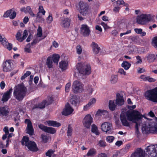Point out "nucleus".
Wrapping results in <instances>:
<instances>
[{"label":"nucleus","instance_id":"nucleus-1","mask_svg":"<svg viewBox=\"0 0 157 157\" xmlns=\"http://www.w3.org/2000/svg\"><path fill=\"white\" fill-rule=\"evenodd\" d=\"M142 115L138 111L134 110L132 111H128L126 114L121 113L120 119L122 125L125 126L129 127L130 124L128 121L127 119L133 123H136L142 118Z\"/></svg>","mask_w":157,"mask_h":157},{"label":"nucleus","instance_id":"nucleus-2","mask_svg":"<svg viewBox=\"0 0 157 157\" xmlns=\"http://www.w3.org/2000/svg\"><path fill=\"white\" fill-rule=\"evenodd\" d=\"M27 88L24 85L19 84L16 86L13 92L14 97L19 101H22L25 97Z\"/></svg>","mask_w":157,"mask_h":157},{"label":"nucleus","instance_id":"nucleus-3","mask_svg":"<svg viewBox=\"0 0 157 157\" xmlns=\"http://www.w3.org/2000/svg\"><path fill=\"white\" fill-rule=\"evenodd\" d=\"M144 96L147 100L154 103H157V87L146 91Z\"/></svg>","mask_w":157,"mask_h":157},{"label":"nucleus","instance_id":"nucleus-4","mask_svg":"<svg viewBox=\"0 0 157 157\" xmlns=\"http://www.w3.org/2000/svg\"><path fill=\"white\" fill-rule=\"evenodd\" d=\"M77 69L79 73L83 75H89L91 73V67L89 64H82L78 63Z\"/></svg>","mask_w":157,"mask_h":157},{"label":"nucleus","instance_id":"nucleus-5","mask_svg":"<svg viewBox=\"0 0 157 157\" xmlns=\"http://www.w3.org/2000/svg\"><path fill=\"white\" fill-rule=\"evenodd\" d=\"M143 133L157 134V123H155L153 126L149 124L148 126H144L142 128Z\"/></svg>","mask_w":157,"mask_h":157},{"label":"nucleus","instance_id":"nucleus-6","mask_svg":"<svg viewBox=\"0 0 157 157\" xmlns=\"http://www.w3.org/2000/svg\"><path fill=\"white\" fill-rule=\"evenodd\" d=\"M151 19V16L149 14H142L137 17L136 22L139 24L144 25L150 21Z\"/></svg>","mask_w":157,"mask_h":157},{"label":"nucleus","instance_id":"nucleus-7","mask_svg":"<svg viewBox=\"0 0 157 157\" xmlns=\"http://www.w3.org/2000/svg\"><path fill=\"white\" fill-rule=\"evenodd\" d=\"M83 85L80 82L77 80L74 81L72 86L73 92L75 94L81 92L83 90Z\"/></svg>","mask_w":157,"mask_h":157},{"label":"nucleus","instance_id":"nucleus-8","mask_svg":"<svg viewBox=\"0 0 157 157\" xmlns=\"http://www.w3.org/2000/svg\"><path fill=\"white\" fill-rule=\"evenodd\" d=\"M78 6L80 12L81 14L84 15L88 13L89 6L86 3L80 1L78 3Z\"/></svg>","mask_w":157,"mask_h":157},{"label":"nucleus","instance_id":"nucleus-9","mask_svg":"<svg viewBox=\"0 0 157 157\" xmlns=\"http://www.w3.org/2000/svg\"><path fill=\"white\" fill-rule=\"evenodd\" d=\"M145 150L150 157H157V145L156 147L154 145L148 146Z\"/></svg>","mask_w":157,"mask_h":157},{"label":"nucleus","instance_id":"nucleus-10","mask_svg":"<svg viewBox=\"0 0 157 157\" xmlns=\"http://www.w3.org/2000/svg\"><path fill=\"white\" fill-rule=\"evenodd\" d=\"M24 123L27 124L25 130L26 133L30 136L33 135L34 134V129L31 121L29 119H26L25 120Z\"/></svg>","mask_w":157,"mask_h":157},{"label":"nucleus","instance_id":"nucleus-11","mask_svg":"<svg viewBox=\"0 0 157 157\" xmlns=\"http://www.w3.org/2000/svg\"><path fill=\"white\" fill-rule=\"evenodd\" d=\"M112 124L108 122H105L102 123L101 126V128L102 131L105 132L106 134H111L112 131L111 129Z\"/></svg>","mask_w":157,"mask_h":157},{"label":"nucleus","instance_id":"nucleus-12","mask_svg":"<svg viewBox=\"0 0 157 157\" xmlns=\"http://www.w3.org/2000/svg\"><path fill=\"white\" fill-rule=\"evenodd\" d=\"M80 33L84 37L89 36L90 33V27L86 24H82L80 28Z\"/></svg>","mask_w":157,"mask_h":157},{"label":"nucleus","instance_id":"nucleus-13","mask_svg":"<svg viewBox=\"0 0 157 157\" xmlns=\"http://www.w3.org/2000/svg\"><path fill=\"white\" fill-rule=\"evenodd\" d=\"M11 64L13 65L11 60L7 59L4 61L2 64L3 71L6 72L11 71L12 70Z\"/></svg>","mask_w":157,"mask_h":157},{"label":"nucleus","instance_id":"nucleus-14","mask_svg":"<svg viewBox=\"0 0 157 157\" xmlns=\"http://www.w3.org/2000/svg\"><path fill=\"white\" fill-rule=\"evenodd\" d=\"M93 122V118L90 114L86 115L82 121L83 125L87 128H90Z\"/></svg>","mask_w":157,"mask_h":157},{"label":"nucleus","instance_id":"nucleus-15","mask_svg":"<svg viewBox=\"0 0 157 157\" xmlns=\"http://www.w3.org/2000/svg\"><path fill=\"white\" fill-rule=\"evenodd\" d=\"M39 128L42 131L45 132L53 134L56 133V129L52 127H48L42 124H40L38 125Z\"/></svg>","mask_w":157,"mask_h":157},{"label":"nucleus","instance_id":"nucleus-16","mask_svg":"<svg viewBox=\"0 0 157 157\" xmlns=\"http://www.w3.org/2000/svg\"><path fill=\"white\" fill-rule=\"evenodd\" d=\"M26 146L29 151L32 152H35L39 150L37 144L34 141H29L27 145H26Z\"/></svg>","mask_w":157,"mask_h":157},{"label":"nucleus","instance_id":"nucleus-17","mask_svg":"<svg viewBox=\"0 0 157 157\" xmlns=\"http://www.w3.org/2000/svg\"><path fill=\"white\" fill-rule=\"evenodd\" d=\"M74 111V109L71 107L70 104L67 103L66 105L65 108L62 112L63 115L67 116L71 114Z\"/></svg>","mask_w":157,"mask_h":157},{"label":"nucleus","instance_id":"nucleus-18","mask_svg":"<svg viewBox=\"0 0 157 157\" xmlns=\"http://www.w3.org/2000/svg\"><path fill=\"white\" fill-rule=\"evenodd\" d=\"M12 91L13 89L11 88L5 92L2 96V101L3 102L7 101L10 98Z\"/></svg>","mask_w":157,"mask_h":157},{"label":"nucleus","instance_id":"nucleus-19","mask_svg":"<svg viewBox=\"0 0 157 157\" xmlns=\"http://www.w3.org/2000/svg\"><path fill=\"white\" fill-rule=\"evenodd\" d=\"M70 19L67 18H64L62 19L60 25L63 27L68 28L70 25Z\"/></svg>","mask_w":157,"mask_h":157},{"label":"nucleus","instance_id":"nucleus-20","mask_svg":"<svg viewBox=\"0 0 157 157\" xmlns=\"http://www.w3.org/2000/svg\"><path fill=\"white\" fill-rule=\"evenodd\" d=\"M90 46L92 48L94 53L95 54H98L100 50V48L98 45L95 42H92Z\"/></svg>","mask_w":157,"mask_h":157},{"label":"nucleus","instance_id":"nucleus-21","mask_svg":"<svg viewBox=\"0 0 157 157\" xmlns=\"http://www.w3.org/2000/svg\"><path fill=\"white\" fill-rule=\"evenodd\" d=\"M124 101L123 96H121L119 93L117 94L116 104L119 105H121L124 104Z\"/></svg>","mask_w":157,"mask_h":157},{"label":"nucleus","instance_id":"nucleus-22","mask_svg":"<svg viewBox=\"0 0 157 157\" xmlns=\"http://www.w3.org/2000/svg\"><path fill=\"white\" fill-rule=\"evenodd\" d=\"M68 65V63L67 61L62 60L59 63V67L62 71H63L67 69Z\"/></svg>","mask_w":157,"mask_h":157},{"label":"nucleus","instance_id":"nucleus-23","mask_svg":"<svg viewBox=\"0 0 157 157\" xmlns=\"http://www.w3.org/2000/svg\"><path fill=\"white\" fill-rule=\"evenodd\" d=\"M9 111L7 107L3 106L0 108V114L3 116H7L8 115Z\"/></svg>","mask_w":157,"mask_h":157},{"label":"nucleus","instance_id":"nucleus-24","mask_svg":"<svg viewBox=\"0 0 157 157\" xmlns=\"http://www.w3.org/2000/svg\"><path fill=\"white\" fill-rule=\"evenodd\" d=\"M48 125L49 126H53L54 127H59L61 125L60 123L54 121L49 120L47 121Z\"/></svg>","mask_w":157,"mask_h":157},{"label":"nucleus","instance_id":"nucleus-25","mask_svg":"<svg viewBox=\"0 0 157 157\" xmlns=\"http://www.w3.org/2000/svg\"><path fill=\"white\" fill-rule=\"evenodd\" d=\"M70 101L72 105L76 106L77 104L79 103V99L76 96L74 95L72 97Z\"/></svg>","mask_w":157,"mask_h":157},{"label":"nucleus","instance_id":"nucleus-26","mask_svg":"<svg viewBox=\"0 0 157 157\" xmlns=\"http://www.w3.org/2000/svg\"><path fill=\"white\" fill-rule=\"evenodd\" d=\"M47 103V101L46 100H44L38 104L35 105L33 108L36 109L38 108L40 109L44 108L45 107V105Z\"/></svg>","mask_w":157,"mask_h":157},{"label":"nucleus","instance_id":"nucleus-27","mask_svg":"<svg viewBox=\"0 0 157 157\" xmlns=\"http://www.w3.org/2000/svg\"><path fill=\"white\" fill-rule=\"evenodd\" d=\"M109 106L110 110L113 111L115 110L117 105L114 100H109Z\"/></svg>","mask_w":157,"mask_h":157},{"label":"nucleus","instance_id":"nucleus-28","mask_svg":"<svg viewBox=\"0 0 157 157\" xmlns=\"http://www.w3.org/2000/svg\"><path fill=\"white\" fill-rule=\"evenodd\" d=\"M52 60L55 63L58 64L60 58V56L59 54H54L51 57Z\"/></svg>","mask_w":157,"mask_h":157},{"label":"nucleus","instance_id":"nucleus-29","mask_svg":"<svg viewBox=\"0 0 157 157\" xmlns=\"http://www.w3.org/2000/svg\"><path fill=\"white\" fill-rule=\"evenodd\" d=\"M53 62L51 56H50L47 58L46 63L48 68L49 69L52 68Z\"/></svg>","mask_w":157,"mask_h":157},{"label":"nucleus","instance_id":"nucleus-30","mask_svg":"<svg viewBox=\"0 0 157 157\" xmlns=\"http://www.w3.org/2000/svg\"><path fill=\"white\" fill-rule=\"evenodd\" d=\"M138 157H145L146 155L145 151H144L141 148H138L136 149Z\"/></svg>","mask_w":157,"mask_h":157},{"label":"nucleus","instance_id":"nucleus-31","mask_svg":"<svg viewBox=\"0 0 157 157\" xmlns=\"http://www.w3.org/2000/svg\"><path fill=\"white\" fill-rule=\"evenodd\" d=\"M2 45L9 50H11L12 49V44L8 42L7 40H5L4 43H3Z\"/></svg>","mask_w":157,"mask_h":157},{"label":"nucleus","instance_id":"nucleus-32","mask_svg":"<svg viewBox=\"0 0 157 157\" xmlns=\"http://www.w3.org/2000/svg\"><path fill=\"white\" fill-rule=\"evenodd\" d=\"M91 131L96 135H98L99 134V132H98V127L97 126L94 124H93L92 125Z\"/></svg>","mask_w":157,"mask_h":157},{"label":"nucleus","instance_id":"nucleus-33","mask_svg":"<svg viewBox=\"0 0 157 157\" xmlns=\"http://www.w3.org/2000/svg\"><path fill=\"white\" fill-rule=\"evenodd\" d=\"M147 58L149 62H152L155 59V57L154 54H149L147 56Z\"/></svg>","mask_w":157,"mask_h":157},{"label":"nucleus","instance_id":"nucleus-34","mask_svg":"<svg viewBox=\"0 0 157 157\" xmlns=\"http://www.w3.org/2000/svg\"><path fill=\"white\" fill-rule=\"evenodd\" d=\"M126 4L127 5V4L125 3L123 0H118L114 3V6H120L121 5H123L124 6H127Z\"/></svg>","mask_w":157,"mask_h":157},{"label":"nucleus","instance_id":"nucleus-35","mask_svg":"<svg viewBox=\"0 0 157 157\" xmlns=\"http://www.w3.org/2000/svg\"><path fill=\"white\" fill-rule=\"evenodd\" d=\"M131 64L126 61H124L121 64V66L125 70H128L131 66Z\"/></svg>","mask_w":157,"mask_h":157},{"label":"nucleus","instance_id":"nucleus-36","mask_svg":"<svg viewBox=\"0 0 157 157\" xmlns=\"http://www.w3.org/2000/svg\"><path fill=\"white\" fill-rule=\"evenodd\" d=\"M22 31L19 30L16 35V38L19 41L22 42V37H21Z\"/></svg>","mask_w":157,"mask_h":157},{"label":"nucleus","instance_id":"nucleus-37","mask_svg":"<svg viewBox=\"0 0 157 157\" xmlns=\"http://www.w3.org/2000/svg\"><path fill=\"white\" fill-rule=\"evenodd\" d=\"M72 131L73 128L71 125L70 124H68L67 132V136H71L72 135Z\"/></svg>","mask_w":157,"mask_h":157},{"label":"nucleus","instance_id":"nucleus-38","mask_svg":"<svg viewBox=\"0 0 157 157\" xmlns=\"http://www.w3.org/2000/svg\"><path fill=\"white\" fill-rule=\"evenodd\" d=\"M22 144L23 145H25L26 146V145L28 144L29 142V138L28 137L26 136H24L23 137L22 139Z\"/></svg>","mask_w":157,"mask_h":157},{"label":"nucleus","instance_id":"nucleus-39","mask_svg":"<svg viewBox=\"0 0 157 157\" xmlns=\"http://www.w3.org/2000/svg\"><path fill=\"white\" fill-rule=\"evenodd\" d=\"M14 10V8H12L10 10H7L6 12H5L4 14L3 15V17H10V14L11 13V12L13 11Z\"/></svg>","mask_w":157,"mask_h":157},{"label":"nucleus","instance_id":"nucleus-40","mask_svg":"<svg viewBox=\"0 0 157 157\" xmlns=\"http://www.w3.org/2000/svg\"><path fill=\"white\" fill-rule=\"evenodd\" d=\"M96 153V151L94 149L91 148L89 150L86 155L87 156H92Z\"/></svg>","mask_w":157,"mask_h":157},{"label":"nucleus","instance_id":"nucleus-41","mask_svg":"<svg viewBox=\"0 0 157 157\" xmlns=\"http://www.w3.org/2000/svg\"><path fill=\"white\" fill-rule=\"evenodd\" d=\"M117 76L116 75H113L111 76L110 81L111 83L114 84L116 83L117 81Z\"/></svg>","mask_w":157,"mask_h":157},{"label":"nucleus","instance_id":"nucleus-42","mask_svg":"<svg viewBox=\"0 0 157 157\" xmlns=\"http://www.w3.org/2000/svg\"><path fill=\"white\" fill-rule=\"evenodd\" d=\"M36 17V21L37 22H41L44 20V19L40 14L37 13Z\"/></svg>","mask_w":157,"mask_h":157},{"label":"nucleus","instance_id":"nucleus-43","mask_svg":"<svg viewBox=\"0 0 157 157\" xmlns=\"http://www.w3.org/2000/svg\"><path fill=\"white\" fill-rule=\"evenodd\" d=\"M131 39L132 41L136 44L138 43L139 41V37L137 36H132Z\"/></svg>","mask_w":157,"mask_h":157},{"label":"nucleus","instance_id":"nucleus-44","mask_svg":"<svg viewBox=\"0 0 157 157\" xmlns=\"http://www.w3.org/2000/svg\"><path fill=\"white\" fill-rule=\"evenodd\" d=\"M45 12H46L44 9L43 6H39L38 8V12L37 13L40 14V13H41L43 15H44Z\"/></svg>","mask_w":157,"mask_h":157},{"label":"nucleus","instance_id":"nucleus-45","mask_svg":"<svg viewBox=\"0 0 157 157\" xmlns=\"http://www.w3.org/2000/svg\"><path fill=\"white\" fill-rule=\"evenodd\" d=\"M41 137L43 143H45L48 142V138L47 136L42 134L41 136Z\"/></svg>","mask_w":157,"mask_h":157},{"label":"nucleus","instance_id":"nucleus-46","mask_svg":"<svg viewBox=\"0 0 157 157\" xmlns=\"http://www.w3.org/2000/svg\"><path fill=\"white\" fill-rule=\"evenodd\" d=\"M37 35L38 37H41L42 35V29L40 26H39L37 30Z\"/></svg>","mask_w":157,"mask_h":157},{"label":"nucleus","instance_id":"nucleus-47","mask_svg":"<svg viewBox=\"0 0 157 157\" xmlns=\"http://www.w3.org/2000/svg\"><path fill=\"white\" fill-rule=\"evenodd\" d=\"M98 144L100 146L105 147L106 146V142L102 140H101L98 142Z\"/></svg>","mask_w":157,"mask_h":157},{"label":"nucleus","instance_id":"nucleus-48","mask_svg":"<svg viewBox=\"0 0 157 157\" xmlns=\"http://www.w3.org/2000/svg\"><path fill=\"white\" fill-rule=\"evenodd\" d=\"M76 52L77 53L80 55L81 54L82 52V48L81 46L78 45L76 46Z\"/></svg>","mask_w":157,"mask_h":157},{"label":"nucleus","instance_id":"nucleus-49","mask_svg":"<svg viewBox=\"0 0 157 157\" xmlns=\"http://www.w3.org/2000/svg\"><path fill=\"white\" fill-rule=\"evenodd\" d=\"M28 35V32L26 30H25L23 33V36L22 37V41H23L27 37Z\"/></svg>","mask_w":157,"mask_h":157},{"label":"nucleus","instance_id":"nucleus-50","mask_svg":"<svg viewBox=\"0 0 157 157\" xmlns=\"http://www.w3.org/2000/svg\"><path fill=\"white\" fill-rule=\"evenodd\" d=\"M114 138L113 136H108L106 138V140L109 143H111L113 142Z\"/></svg>","mask_w":157,"mask_h":157},{"label":"nucleus","instance_id":"nucleus-51","mask_svg":"<svg viewBox=\"0 0 157 157\" xmlns=\"http://www.w3.org/2000/svg\"><path fill=\"white\" fill-rule=\"evenodd\" d=\"M47 22L50 24L53 21V17L52 15L49 14L47 18Z\"/></svg>","mask_w":157,"mask_h":157},{"label":"nucleus","instance_id":"nucleus-52","mask_svg":"<svg viewBox=\"0 0 157 157\" xmlns=\"http://www.w3.org/2000/svg\"><path fill=\"white\" fill-rule=\"evenodd\" d=\"M27 46L29 47V48H24V51L25 52L30 53L32 52V51H31V50L30 48V43H29L27 44Z\"/></svg>","mask_w":157,"mask_h":157},{"label":"nucleus","instance_id":"nucleus-53","mask_svg":"<svg viewBox=\"0 0 157 157\" xmlns=\"http://www.w3.org/2000/svg\"><path fill=\"white\" fill-rule=\"evenodd\" d=\"M71 86L70 82H68L67 83L65 87V91L66 92H68L69 91L70 87Z\"/></svg>","mask_w":157,"mask_h":157},{"label":"nucleus","instance_id":"nucleus-54","mask_svg":"<svg viewBox=\"0 0 157 157\" xmlns=\"http://www.w3.org/2000/svg\"><path fill=\"white\" fill-rule=\"evenodd\" d=\"M14 10L13 11L12 13L10 14V19H14L16 16V13Z\"/></svg>","mask_w":157,"mask_h":157},{"label":"nucleus","instance_id":"nucleus-55","mask_svg":"<svg viewBox=\"0 0 157 157\" xmlns=\"http://www.w3.org/2000/svg\"><path fill=\"white\" fill-rule=\"evenodd\" d=\"M53 153V151L51 149L49 150L46 153L47 156L51 157Z\"/></svg>","mask_w":157,"mask_h":157},{"label":"nucleus","instance_id":"nucleus-56","mask_svg":"<svg viewBox=\"0 0 157 157\" xmlns=\"http://www.w3.org/2000/svg\"><path fill=\"white\" fill-rule=\"evenodd\" d=\"M115 6L114 7L113 11L115 13H117L119 12V10L121 8V6Z\"/></svg>","mask_w":157,"mask_h":157},{"label":"nucleus","instance_id":"nucleus-57","mask_svg":"<svg viewBox=\"0 0 157 157\" xmlns=\"http://www.w3.org/2000/svg\"><path fill=\"white\" fill-rule=\"evenodd\" d=\"M152 44L157 48V36L154 37L152 40Z\"/></svg>","mask_w":157,"mask_h":157},{"label":"nucleus","instance_id":"nucleus-58","mask_svg":"<svg viewBox=\"0 0 157 157\" xmlns=\"http://www.w3.org/2000/svg\"><path fill=\"white\" fill-rule=\"evenodd\" d=\"M137 72L138 73H142L145 71V69L144 68H140L139 67L137 69Z\"/></svg>","mask_w":157,"mask_h":157},{"label":"nucleus","instance_id":"nucleus-59","mask_svg":"<svg viewBox=\"0 0 157 157\" xmlns=\"http://www.w3.org/2000/svg\"><path fill=\"white\" fill-rule=\"evenodd\" d=\"M136 59L137 61L136 62V64L141 63L142 62V60L140 57L138 56H136Z\"/></svg>","mask_w":157,"mask_h":157},{"label":"nucleus","instance_id":"nucleus-60","mask_svg":"<svg viewBox=\"0 0 157 157\" xmlns=\"http://www.w3.org/2000/svg\"><path fill=\"white\" fill-rule=\"evenodd\" d=\"M91 105H90V103H88L86 105H85L84 107V110H86L89 109Z\"/></svg>","mask_w":157,"mask_h":157},{"label":"nucleus","instance_id":"nucleus-61","mask_svg":"<svg viewBox=\"0 0 157 157\" xmlns=\"http://www.w3.org/2000/svg\"><path fill=\"white\" fill-rule=\"evenodd\" d=\"M106 111L103 110L98 109L97 111L96 115L99 116L101 115V114L103 113L104 112H105Z\"/></svg>","mask_w":157,"mask_h":157},{"label":"nucleus","instance_id":"nucleus-62","mask_svg":"<svg viewBox=\"0 0 157 157\" xmlns=\"http://www.w3.org/2000/svg\"><path fill=\"white\" fill-rule=\"evenodd\" d=\"M118 72L119 73L123 75H125V73H126L125 72L122 68L119 69Z\"/></svg>","mask_w":157,"mask_h":157},{"label":"nucleus","instance_id":"nucleus-63","mask_svg":"<svg viewBox=\"0 0 157 157\" xmlns=\"http://www.w3.org/2000/svg\"><path fill=\"white\" fill-rule=\"evenodd\" d=\"M39 42L38 39L37 38H36L33 40L32 42L31 43V45L33 46L34 44H36L37 43Z\"/></svg>","mask_w":157,"mask_h":157},{"label":"nucleus","instance_id":"nucleus-64","mask_svg":"<svg viewBox=\"0 0 157 157\" xmlns=\"http://www.w3.org/2000/svg\"><path fill=\"white\" fill-rule=\"evenodd\" d=\"M134 30L135 32L138 34H141L143 31L142 29H141L137 28L135 29Z\"/></svg>","mask_w":157,"mask_h":157}]
</instances>
